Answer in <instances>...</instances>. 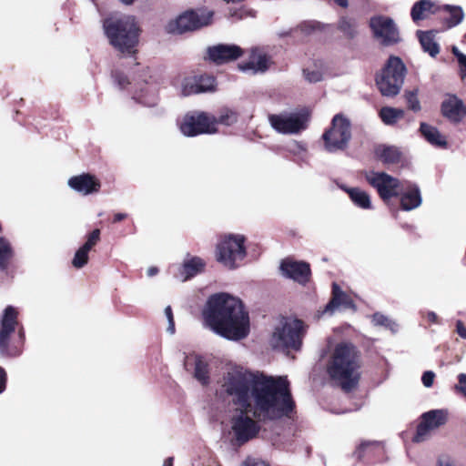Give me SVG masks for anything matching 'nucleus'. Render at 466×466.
<instances>
[{"mask_svg":"<svg viewBox=\"0 0 466 466\" xmlns=\"http://www.w3.org/2000/svg\"><path fill=\"white\" fill-rule=\"evenodd\" d=\"M444 9L448 12L449 15L445 18V23L448 28L454 27L462 22L464 18V12L461 6L445 5Z\"/></svg>","mask_w":466,"mask_h":466,"instance_id":"34","label":"nucleus"},{"mask_svg":"<svg viewBox=\"0 0 466 466\" xmlns=\"http://www.w3.org/2000/svg\"><path fill=\"white\" fill-rule=\"evenodd\" d=\"M370 27L374 36L383 45H392L399 41V32L392 19L376 16L370 19Z\"/></svg>","mask_w":466,"mask_h":466,"instance_id":"16","label":"nucleus"},{"mask_svg":"<svg viewBox=\"0 0 466 466\" xmlns=\"http://www.w3.org/2000/svg\"><path fill=\"white\" fill-rule=\"evenodd\" d=\"M372 322L376 326H383L386 329H389L392 332H396L398 330V324L389 319L387 316L380 314V313H375L372 316Z\"/></svg>","mask_w":466,"mask_h":466,"instance_id":"38","label":"nucleus"},{"mask_svg":"<svg viewBox=\"0 0 466 466\" xmlns=\"http://www.w3.org/2000/svg\"><path fill=\"white\" fill-rule=\"evenodd\" d=\"M386 126H394L397 124L398 118H381Z\"/></svg>","mask_w":466,"mask_h":466,"instance_id":"53","label":"nucleus"},{"mask_svg":"<svg viewBox=\"0 0 466 466\" xmlns=\"http://www.w3.org/2000/svg\"><path fill=\"white\" fill-rule=\"evenodd\" d=\"M231 15L236 16L237 19H242L245 16V11L244 10L235 11L233 14H231Z\"/></svg>","mask_w":466,"mask_h":466,"instance_id":"56","label":"nucleus"},{"mask_svg":"<svg viewBox=\"0 0 466 466\" xmlns=\"http://www.w3.org/2000/svg\"><path fill=\"white\" fill-rule=\"evenodd\" d=\"M127 217V215L126 213H116L115 216H114V222H119L123 219H125Z\"/></svg>","mask_w":466,"mask_h":466,"instance_id":"54","label":"nucleus"},{"mask_svg":"<svg viewBox=\"0 0 466 466\" xmlns=\"http://www.w3.org/2000/svg\"><path fill=\"white\" fill-rule=\"evenodd\" d=\"M242 235L225 236L217 246V260L228 268H235L246 257Z\"/></svg>","mask_w":466,"mask_h":466,"instance_id":"11","label":"nucleus"},{"mask_svg":"<svg viewBox=\"0 0 466 466\" xmlns=\"http://www.w3.org/2000/svg\"><path fill=\"white\" fill-rule=\"evenodd\" d=\"M417 35L423 51L431 57H435L440 53V46L435 41V33L433 31H418Z\"/></svg>","mask_w":466,"mask_h":466,"instance_id":"31","label":"nucleus"},{"mask_svg":"<svg viewBox=\"0 0 466 466\" xmlns=\"http://www.w3.org/2000/svg\"><path fill=\"white\" fill-rule=\"evenodd\" d=\"M360 355L350 343H339L334 349L328 364L329 378L344 391L357 387L360 377Z\"/></svg>","mask_w":466,"mask_h":466,"instance_id":"3","label":"nucleus"},{"mask_svg":"<svg viewBox=\"0 0 466 466\" xmlns=\"http://www.w3.org/2000/svg\"><path fill=\"white\" fill-rule=\"evenodd\" d=\"M368 445H370V442H362L360 446V449H364Z\"/></svg>","mask_w":466,"mask_h":466,"instance_id":"60","label":"nucleus"},{"mask_svg":"<svg viewBox=\"0 0 466 466\" xmlns=\"http://www.w3.org/2000/svg\"><path fill=\"white\" fill-rule=\"evenodd\" d=\"M186 116H195V115H186ZM196 116H199V117H202V116H207V115L204 113V112H198Z\"/></svg>","mask_w":466,"mask_h":466,"instance_id":"59","label":"nucleus"},{"mask_svg":"<svg viewBox=\"0 0 466 466\" xmlns=\"http://www.w3.org/2000/svg\"><path fill=\"white\" fill-rule=\"evenodd\" d=\"M236 118H182L177 126L185 137L219 132L220 127L230 126Z\"/></svg>","mask_w":466,"mask_h":466,"instance_id":"12","label":"nucleus"},{"mask_svg":"<svg viewBox=\"0 0 466 466\" xmlns=\"http://www.w3.org/2000/svg\"><path fill=\"white\" fill-rule=\"evenodd\" d=\"M173 457H168L167 459L165 460L163 466H173Z\"/></svg>","mask_w":466,"mask_h":466,"instance_id":"58","label":"nucleus"},{"mask_svg":"<svg viewBox=\"0 0 466 466\" xmlns=\"http://www.w3.org/2000/svg\"><path fill=\"white\" fill-rule=\"evenodd\" d=\"M338 309H352L353 311H355L356 306L351 298L344 291H342L336 283H333L332 299L326 305L323 313L332 314L334 310Z\"/></svg>","mask_w":466,"mask_h":466,"instance_id":"23","label":"nucleus"},{"mask_svg":"<svg viewBox=\"0 0 466 466\" xmlns=\"http://www.w3.org/2000/svg\"><path fill=\"white\" fill-rule=\"evenodd\" d=\"M306 329L307 327L302 320L282 318L274 329L271 345L277 350H299L301 348Z\"/></svg>","mask_w":466,"mask_h":466,"instance_id":"7","label":"nucleus"},{"mask_svg":"<svg viewBox=\"0 0 466 466\" xmlns=\"http://www.w3.org/2000/svg\"><path fill=\"white\" fill-rule=\"evenodd\" d=\"M434 378L435 373L433 371L428 370L422 374L421 381L425 387L430 388L433 384Z\"/></svg>","mask_w":466,"mask_h":466,"instance_id":"41","label":"nucleus"},{"mask_svg":"<svg viewBox=\"0 0 466 466\" xmlns=\"http://www.w3.org/2000/svg\"><path fill=\"white\" fill-rule=\"evenodd\" d=\"M67 185L71 189L83 196L97 193L101 187L100 180L89 173L71 177Z\"/></svg>","mask_w":466,"mask_h":466,"instance_id":"19","label":"nucleus"},{"mask_svg":"<svg viewBox=\"0 0 466 466\" xmlns=\"http://www.w3.org/2000/svg\"><path fill=\"white\" fill-rule=\"evenodd\" d=\"M436 466H457L455 461L449 457H441L437 461Z\"/></svg>","mask_w":466,"mask_h":466,"instance_id":"44","label":"nucleus"},{"mask_svg":"<svg viewBox=\"0 0 466 466\" xmlns=\"http://www.w3.org/2000/svg\"><path fill=\"white\" fill-rule=\"evenodd\" d=\"M158 273V268L157 267H150L147 268V274L148 277H154Z\"/></svg>","mask_w":466,"mask_h":466,"instance_id":"55","label":"nucleus"},{"mask_svg":"<svg viewBox=\"0 0 466 466\" xmlns=\"http://www.w3.org/2000/svg\"><path fill=\"white\" fill-rule=\"evenodd\" d=\"M212 17L213 12L207 9L187 10L169 20L165 29L168 34L181 35L208 25Z\"/></svg>","mask_w":466,"mask_h":466,"instance_id":"10","label":"nucleus"},{"mask_svg":"<svg viewBox=\"0 0 466 466\" xmlns=\"http://www.w3.org/2000/svg\"><path fill=\"white\" fill-rule=\"evenodd\" d=\"M304 76L309 83H317L323 80L326 74V66L322 61L314 62L312 66L303 70Z\"/></svg>","mask_w":466,"mask_h":466,"instance_id":"33","label":"nucleus"},{"mask_svg":"<svg viewBox=\"0 0 466 466\" xmlns=\"http://www.w3.org/2000/svg\"><path fill=\"white\" fill-rule=\"evenodd\" d=\"M456 332L461 339H466V327L461 320L456 321Z\"/></svg>","mask_w":466,"mask_h":466,"instance_id":"43","label":"nucleus"},{"mask_svg":"<svg viewBox=\"0 0 466 466\" xmlns=\"http://www.w3.org/2000/svg\"><path fill=\"white\" fill-rule=\"evenodd\" d=\"M434 4L430 0H420L416 2L410 12L411 18L414 22L425 19L429 14L434 13Z\"/></svg>","mask_w":466,"mask_h":466,"instance_id":"32","label":"nucleus"},{"mask_svg":"<svg viewBox=\"0 0 466 466\" xmlns=\"http://www.w3.org/2000/svg\"><path fill=\"white\" fill-rule=\"evenodd\" d=\"M340 188L348 193L350 200L355 206L362 209H371V200L370 195L359 187H348L340 186Z\"/></svg>","mask_w":466,"mask_h":466,"instance_id":"29","label":"nucleus"},{"mask_svg":"<svg viewBox=\"0 0 466 466\" xmlns=\"http://www.w3.org/2000/svg\"><path fill=\"white\" fill-rule=\"evenodd\" d=\"M279 269L284 277L302 285H305L309 280L311 275L309 263L297 261L289 258L281 261Z\"/></svg>","mask_w":466,"mask_h":466,"instance_id":"18","label":"nucleus"},{"mask_svg":"<svg viewBox=\"0 0 466 466\" xmlns=\"http://www.w3.org/2000/svg\"><path fill=\"white\" fill-rule=\"evenodd\" d=\"M197 76H186L181 81L180 93L184 96L198 94Z\"/></svg>","mask_w":466,"mask_h":466,"instance_id":"36","label":"nucleus"},{"mask_svg":"<svg viewBox=\"0 0 466 466\" xmlns=\"http://www.w3.org/2000/svg\"><path fill=\"white\" fill-rule=\"evenodd\" d=\"M426 318L431 323H434V324L440 323L439 317L437 316V314L434 311H427Z\"/></svg>","mask_w":466,"mask_h":466,"instance_id":"48","label":"nucleus"},{"mask_svg":"<svg viewBox=\"0 0 466 466\" xmlns=\"http://www.w3.org/2000/svg\"><path fill=\"white\" fill-rule=\"evenodd\" d=\"M338 5L341 7H347L348 6V0H333Z\"/></svg>","mask_w":466,"mask_h":466,"instance_id":"57","label":"nucleus"},{"mask_svg":"<svg viewBox=\"0 0 466 466\" xmlns=\"http://www.w3.org/2000/svg\"><path fill=\"white\" fill-rule=\"evenodd\" d=\"M452 53L456 56L458 64H460L463 60L462 57H466V55L461 53L457 46L452 47Z\"/></svg>","mask_w":466,"mask_h":466,"instance_id":"51","label":"nucleus"},{"mask_svg":"<svg viewBox=\"0 0 466 466\" xmlns=\"http://www.w3.org/2000/svg\"><path fill=\"white\" fill-rule=\"evenodd\" d=\"M463 40L466 42V32H465V35L463 36Z\"/></svg>","mask_w":466,"mask_h":466,"instance_id":"64","label":"nucleus"},{"mask_svg":"<svg viewBox=\"0 0 466 466\" xmlns=\"http://www.w3.org/2000/svg\"><path fill=\"white\" fill-rule=\"evenodd\" d=\"M204 325L216 334L239 340L249 333V318L242 302L228 293L210 296L202 311Z\"/></svg>","mask_w":466,"mask_h":466,"instance_id":"2","label":"nucleus"},{"mask_svg":"<svg viewBox=\"0 0 466 466\" xmlns=\"http://www.w3.org/2000/svg\"><path fill=\"white\" fill-rule=\"evenodd\" d=\"M18 309L7 306L0 315V356L15 358L22 354L25 340L23 326L18 327Z\"/></svg>","mask_w":466,"mask_h":466,"instance_id":"5","label":"nucleus"},{"mask_svg":"<svg viewBox=\"0 0 466 466\" xmlns=\"http://www.w3.org/2000/svg\"><path fill=\"white\" fill-rule=\"evenodd\" d=\"M290 408L283 414L273 419H258L252 412L246 410L245 407H238L233 414L230 423L235 439L238 444H243L257 436L260 431V422L268 423L282 419H292L296 413V403L292 395H289Z\"/></svg>","mask_w":466,"mask_h":466,"instance_id":"6","label":"nucleus"},{"mask_svg":"<svg viewBox=\"0 0 466 466\" xmlns=\"http://www.w3.org/2000/svg\"><path fill=\"white\" fill-rule=\"evenodd\" d=\"M243 55V50L236 45H217L208 48V58L216 64L236 60Z\"/></svg>","mask_w":466,"mask_h":466,"instance_id":"20","label":"nucleus"},{"mask_svg":"<svg viewBox=\"0 0 466 466\" xmlns=\"http://www.w3.org/2000/svg\"><path fill=\"white\" fill-rule=\"evenodd\" d=\"M462 61L459 64L460 76L461 79L466 78V57H462Z\"/></svg>","mask_w":466,"mask_h":466,"instance_id":"50","label":"nucleus"},{"mask_svg":"<svg viewBox=\"0 0 466 466\" xmlns=\"http://www.w3.org/2000/svg\"><path fill=\"white\" fill-rule=\"evenodd\" d=\"M243 466H269L268 464H267L266 462L264 461H255V460H247L245 462H244V465Z\"/></svg>","mask_w":466,"mask_h":466,"instance_id":"49","label":"nucleus"},{"mask_svg":"<svg viewBox=\"0 0 466 466\" xmlns=\"http://www.w3.org/2000/svg\"><path fill=\"white\" fill-rule=\"evenodd\" d=\"M6 386V373L3 368L0 367V394L5 390Z\"/></svg>","mask_w":466,"mask_h":466,"instance_id":"46","label":"nucleus"},{"mask_svg":"<svg viewBox=\"0 0 466 466\" xmlns=\"http://www.w3.org/2000/svg\"><path fill=\"white\" fill-rule=\"evenodd\" d=\"M448 413L444 410H432L425 412L421 416V420L417 427V432L414 441H423L431 431L444 425L447 421Z\"/></svg>","mask_w":466,"mask_h":466,"instance_id":"15","label":"nucleus"},{"mask_svg":"<svg viewBox=\"0 0 466 466\" xmlns=\"http://www.w3.org/2000/svg\"><path fill=\"white\" fill-rule=\"evenodd\" d=\"M339 29L348 37H354L357 34V22L353 18L341 17L339 22Z\"/></svg>","mask_w":466,"mask_h":466,"instance_id":"37","label":"nucleus"},{"mask_svg":"<svg viewBox=\"0 0 466 466\" xmlns=\"http://www.w3.org/2000/svg\"><path fill=\"white\" fill-rule=\"evenodd\" d=\"M455 388L466 396V374L461 373L458 375V384Z\"/></svg>","mask_w":466,"mask_h":466,"instance_id":"42","label":"nucleus"},{"mask_svg":"<svg viewBox=\"0 0 466 466\" xmlns=\"http://www.w3.org/2000/svg\"><path fill=\"white\" fill-rule=\"evenodd\" d=\"M205 266L206 262L201 258L187 255L182 265L179 267L178 272L176 274V278L181 281H187L202 272Z\"/></svg>","mask_w":466,"mask_h":466,"instance_id":"24","label":"nucleus"},{"mask_svg":"<svg viewBox=\"0 0 466 466\" xmlns=\"http://www.w3.org/2000/svg\"><path fill=\"white\" fill-rule=\"evenodd\" d=\"M218 394L258 419H273L290 408L291 390L286 377L268 376L242 367L228 368L218 381Z\"/></svg>","mask_w":466,"mask_h":466,"instance_id":"1","label":"nucleus"},{"mask_svg":"<svg viewBox=\"0 0 466 466\" xmlns=\"http://www.w3.org/2000/svg\"><path fill=\"white\" fill-rule=\"evenodd\" d=\"M269 125L283 135H297L307 129L309 118H268Z\"/></svg>","mask_w":466,"mask_h":466,"instance_id":"21","label":"nucleus"},{"mask_svg":"<svg viewBox=\"0 0 466 466\" xmlns=\"http://www.w3.org/2000/svg\"><path fill=\"white\" fill-rule=\"evenodd\" d=\"M406 100L408 106L410 109H411L413 112H417L420 110V102L417 99L416 94L414 92H409L406 94Z\"/></svg>","mask_w":466,"mask_h":466,"instance_id":"39","label":"nucleus"},{"mask_svg":"<svg viewBox=\"0 0 466 466\" xmlns=\"http://www.w3.org/2000/svg\"><path fill=\"white\" fill-rule=\"evenodd\" d=\"M198 80V94L211 93L216 91V79L208 75L197 76Z\"/></svg>","mask_w":466,"mask_h":466,"instance_id":"35","label":"nucleus"},{"mask_svg":"<svg viewBox=\"0 0 466 466\" xmlns=\"http://www.w3.org/2000/svg\"><path fill=\"white\" fill-rule=\"evenodd\" d=\"M185 368L188 370L189 365H194V377L203 385L209 381V371L208 363L199 356L186 357Z\"/></svg>","mask_w":466,"mask_h":466,"instance_id":"28","label":"nucleus"},{"mask_svg":"<svg viewBox=\"0 0 466 466\" xmlns=\"http://www.w3.org/2000/svg\"><path fill=\"white\" fill-rule=\"evenodd\" d=\"M312 114L311 110L305 107L301 110V112L299 113H297V114H290L288 116H309L310 115ZM268 116H272V117H275V116H283L282 115H269Z\"/></svg>","mask_w":466,"mask_h":466,"instance_id":"45","label":"nucleus"},{"mask_svg":"<svg viewBox=\"0 0 466 466\" xmlns=\"http://www.w3.org/2000/svg\"><path fill=\"white\" fill-rule=\"evenodd\" d=\"M100 239V230L94 229L88 236L85 244L75 253L72 264L76 268H83L88 261V252Z\"/></svg>","mask_w":466,"mask_h":466,"instance_id":"25","label":"nucleus"},{"mask_svg":"<svg viewBox=\"0 0 466 466\" xmlns=\"http://www.w3.org/2000/svg\"><path fill=\"white\" fill-rule=\"evenodd\" d=\"M406 66L402 60L390 56L384 66L376 76V86L383 96H397L404 83Z\"/></svg>","mask_w":466,"mask_h":466,"instance_id":"8","label":"nucleus"},{"mask_svg":"<svg viewBox=\"0 0 466 466\" xmlns=\"http://www.w3.org/2000/svg\"><path fill=\"white\" fill-rule=\"evenodd\" d=\"M287 35V33H280L279 34L280 36H283V35Z\"/></svg>","mask_w":466,"mask_h":466,"instance_id":"62","label":"nucleus"},{"mask_svg":"<svg viewBox=\"0 0 466 466\" xmlns=\"http://www.w3.org/2000/svg\"><path fill=\"white\" fill-rule=\"evenodd\" d=\"M104 30L110 44L119 52L134 54L138 43V26L132 15H112L104 21Z\"/></svg>","mask_w":466,"mask_h":466,"instance_id":"4","label":"nucleus"},{"mask_svg":"<svg viewBox=\"0 0 466 466\" xmlns=\"http://www.w3.org/2000/svg\"><path fill=\"white\" fill-rule=\"evenodd\" d=\"M399 195L400 196V207L403 210H412L421 204L420 192L415 184L402 183Z\"/></svg>","mask_w":466,"mask_h":466,"instance_id":"22","label":"nucleus"},{"mask_svg":"<svg viewBox=\"0 0 466 466\" xmlns=\"http://www.w3.org/2000/svg\"><path fill=\"white\" fill-rule=\"evenodd\" d=\"M334 116L339 117V116H342L340 114H336Z\"/></svg>","mask_w":466,"mask_h":466,"instance_id":"63","label":"nucleus"},{"mask_svg":"<svg viewBox=\"0 0 466 466\" xmlns=\"http://www.w3.org/2000/svg\"><path fill=\"white\" fill-rule=\"evenodd\" d=\"M315 29V24L314 23H305L301 25V30L306 32H310L311 30Z\"/></svg>","mask_w":466,"mask_h":466,"instance_id":"52","label":"nucleus"},{"mask_svg":"<svg viewBox=\"0 0 466 466\" xmlns=\"http://www.w3.org/2000/svg\"><path fill=\"white\" fill-rule=\"evenodd\" d=\"M115 85L121 90H127L132 95V99L146 106H154L157 102V89L156 86L147 81L133 84L121 71L116 70L112 74Z\"/></svg>","mask_w":466,"mask_h":466,"instance_id":"9","label":"nucleus"},{"mask_svg":"<svg viewBox=\"0 0 466 466\" xmlns=\"http://www.w3.org/2000/svg\"><path fill=\"white\" fill-rule=\"evenodd\" d=\"M375 157L384 165H393L400 161L401 150L393 145L380 144L374 148Z\"/></svg>","mask_w":466,"mask_h":466,"instance_id":"26","label":"nucleus"},{"mask_svg":"<svg viewBox=\"0 0 466 466\" xmlns=\"http://www.w3.org/2000/svg\"><path fill=\"white\" fill-rule=\"evenodd\" d=\"M365 178L383 200L399 196L402 182L396 177L385 172L368 171L365 173Z\"/></svg>","mask_w":466,"mask_h":466,"instance_id":"14","label":"nucleus"},{"mask_svg":"<svg viewBox=\"0 0 466 466\" xmlns=\"http://www.w3.org/2000/svg\"><path fill=\"white\" fill-rule=\"evenodd\" d=\"M271 58L263 46H256L250 49L248 60L238 65L242 72L252 74L265 73L270 66Z\"/></svg>","mask_w":466,"mask_h":466,"instance_id":"17","label":"nucleus"},{"mask_svg":"<svg viewBox=\"0 0 466 466\" xmlns=\"http://www.w3.org/2000/svg\"><path fill=\"white\" fill-rule=\"evenodd\" d=\"M443 116H464L466 106L462 100L454 95H448L441 103Z\"/></svg>","mask_w":466,"mask_h":466,"instance_id":"27","label":"nucleus"},{"mask_svg":"<svg viewBox=\"0 0 466 466\" xmlns=\"http://www.w3.org/2000/svg\"><path fill=\"white\" fill-rule=\"evenodd\" d=\"M452 119L454 120V123H458L461 118L455 117V118H452Z\"/></svg>","mask_w":466,"mask_h":466,"instance_id":"61","label":"nucleus"},{"mask_svg":"<svg viewBox=\"0 0 466 466\" xmlns=\"http://www.w3.org/2000/svg\"><path fill=\"white\" fill-rule=\"evenodd\" d=\"M422 137L433 147L445 148L447 147L446 137L440 131L425 123L420 124V128Z\"/></svg>","mask_w":466,"mask_h":466,"instance_id":"30","label":"nucleus"},{"mask_svg":"<svg viewBox=\"0 0 466 466\" xmlns=\"http://www.w3.org/2000/svg\"><path fill=\"white\" fill-rule=\"evenodd\" d=\"M380 116L384 117V116H398L396 115V112L394 109L385 107L380 110Z\"/></svg>","mask_w":466,"mask_h":466,"instance_id":"47","label":"nucleus"},{"mask_svg":"<svg viewBox=\"0 0 466 466\" xmlns=\"http://www.w3.org/2000/svg\"><path fill=\"white\" fill-rule=\"evenodd\" d=\"M350 137L349 118H332L331 127L322 135L325 149L330 153L343 150Z\"/></svg>","mask_w":466,"mask_h":466,"instance_id":"13","label":"nucleus"},{"mask_svg":"<svg viewBox=\"0 0 466 466\" xmlns=\"http://www.w3.org/2000/svg\"><path fill=\"white\" fill-rule=\"evenodd\" d=\"M165 315H166V317L167 319V321H168L167 331L170 334H173L175 332V322H174V317H173L172 309H171L170 306H167L165 309Z\"/></svg>","mask_w":466,"mask_h":466,"instance_id":"40","label":"nucleus"}]
</instances>
